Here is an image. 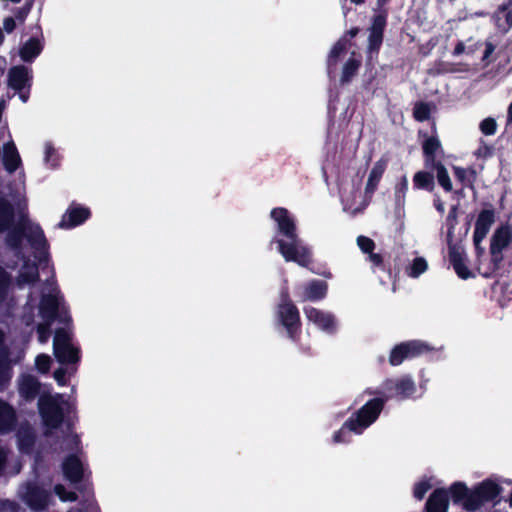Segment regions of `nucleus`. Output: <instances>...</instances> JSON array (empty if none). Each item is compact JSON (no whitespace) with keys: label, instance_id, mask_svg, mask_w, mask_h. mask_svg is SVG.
I'll list each match as a JSON object with an SVG mask.
<instances>
[{"label":"nucleus","instance_id":"1","mask_svg":"<svg viewBox=\"0 0 512 512\" xmlns=\"http://www.w3.org/2000/svg\"><path fill=\"white\" fill-rule=\"evenodd\" d=\"M7 244L9 247L18 250V262L16 263L18 269L17 285L22 287L35 282L38 279V268L34 261L26 258L25 254L28 252L29 246L39 252L37 256L39 263L47 261L46 240L41 228L22 217L17 225L11 226L7 236Z\"/></svg>","mask_w":512,"mask_h":512},{"label":"nucleus","instance_id":"2","mask_svg":"<svg viewBox=\"0 0 512 512\" xmlns=\"http://www.w3.org/2000/svg\"><path fill=\"white\" fill-rule=\"evenodd\" d=\"M34 303H36L37 309L36 316L41 320L36 321L38 339L41 343H46L50 336L49 327L56 316L62 322L70 321V316L54 279L47 280L43 285L39 302L31 294L29 306L34 308Z\"/></svg>","mask_w":512,"mask_h":512},{"label":"nucleus","instance_id":"3","mask_svg":"<svg viewBox=\"0 0 512 512\" xmlns=\"http://www.w3.org/2000/svg\"><path fill=\"white\" fill-rule=\"evenodd\" d=\"M383 408L381 399H373L367 402L354 416L350 417L343 427L333 435L334 443L348 442L347 430L361 434L378 418Z\"/></svg>","mask_w":512,"mask_h":512},{"label":"nucleus","instance_id":"4","mask_svg":"<svg viewBox=\"0 0 512 512\" xmlns=\"http://www.w3.org/2000/svg\"><path fill=\"white\" fill-rule=\"evenodd\" d=\"M271 243L276 244L277 251L286 262H294L301 267L312 263V251L298 235L289 239L275 237Z\"/></svg>","mask_w":512,"mask_h":512},{"label":"nucleus","instance_id":"5","mask_svg":"<svg viewBox=\"0 0 512 512\" xmlns=\"http://www.w3.org/2000/svg\"><path fill=\"white\" fill-rule=\"evenodd\" d=\"M39 411L45 426L49 429L58 427L62 422L64 411L69 404L63 396H42L38 402Z\"/></svg>","mask_w":512,"mask_h":512},{"label":"nucleus","instance_id":"6","mask_svg":"<svg viewBox=\"0 0 512 512\" xmlns=\"http://www.w3.org/2000/svg\"><path fill=\"white\" fill-rule=\"evenodd\" d=\"M54 356L60 363L79 361V350L71 343L70 333L65 329L56 331L53 340Z\"/></svg>","mask_w":512,"mask_h":512},{"label":"nucleus","instance_id":"7","mask_svg":"<svg viewBox=\"0 0 512 512\" xmlns=\"http://www.w3.org/2000/svg\"><path fill=\"white\" fill-rule=\"evenodd\" d=\"M32 72L25 66H15L9 70L8 84L9 87L18 91L19 98L23 103L29 98V88L31 86Z\"/></svg>","mask_w":512,"mask_h":512},{"label":"nucleus","instance_id":"8","mask_svg":"<svg viewBox=\"0 0 512 512\" xmlns=\"http://www.w3.org/2000/svg\"><path fill=\"white\" fill-rule=\"evenodd\" d=\"M499 486L486 480L480 483L465 501V508L470 511L477 510L485 501L494 499L499 494Z\"/></svg>","mask_w":512,"mask_h":512},{"label":"nucleus","instance_id":"9","mask_svg":"<svg viewBox=\"0 0 512 512\" xmlns=\"http://www.w3.org/2000/svg\"><path fill=\"white\" fill-rule=\"evenodd\" d=\"M270 217L277 225L278 235L276 237L289 239L295 238L298 235L295 219L287 209L282 207L274 208L270 212Z\"/></svg>","mask_w":512,"mask_h":512},{"label":"nucleus","instance_id":"10","mask_svg":"<svg viewBox=\"0 0 512 512\" xmlns=\"http://www.w3.org/2000/svg\"><path fill=\"white\" fill-rule=\"evenodd\" d=\"M304 314L307 320L319 330L333 334L337 330V321L333 314L315 307H305Z\"/></svg>","mask_w":512,"mask_h":512},{"label":"nucleus","instance_id":"11","mask_svg":"<svg viewBox=\"0 0 512 512\" xmlns=\"http://www.w3.org/2000/svg\"><path fill=\"white\" fill-rule=\"evenodd\" d=\"M277 316L281 324L287 329L290 337L299 325V313L296 306L284 296L278 305Z\"/></svg>","mask_w":512,"mask_h":512},{"label":"nucleus","instance_id":"12","mask_svg":"<svg viewBox=\"0 0 512 512\" xmlns=\"http://www.w3.org/2000/svg\"><path fill=\"white\" fill-rule=\"evenodd\" d=\"M512 242V227L508 224L499 226L491 238L490 250L495 261L502 260L503 251Z\"/></svg>","mask_w":512,"mask_h":512},{"label":"nucleus","instance_id":"13","mask_svg":"<svg viewBox=\"0 0 512 512\" xmlns=\"http://www.w3.org/2000/svg\"><path fill=\"white\" fill-rule=\"evenodd\" d=\"M426 350V346L420 342H407L396 346L390 354L391 365H399L404 359L417 356Z\"/></svg>","mask_w":512,"mask_h":512},{"label":"nucleus","instance_id":"14","mask_svg":"<svg viewBox=\"0 0 512 512\" xmlns=\"http://www.w3.org/2000/svg\"><path fill=\"white\" fill-rule=\"evenodd\" d=\"M494 221L495 215L492 210H483L479 214L474 230V243L478 253L482 252V249H480L479 245L482 242V240L486 237Z\"/></svg>","mask_w":512,"mask_h":512},{"label":"nucleus","instance_id":"15","mask_svg":"<svg viewBox=\"0 0 512 512\" xmlns=\"http://www.w3.org/2000/svg\"><path fill=\"white\" fill-rule=\"evenodd\" d=\"M387 390H394L393 396L405 399L413 395L416 387L411 378L404 376L395 380H388L385 383Z\"/></svg>","mask_w":512,"mask_h":512},{"label":"nucleus","instance_id":"16","mask_svg":"<svg viewBox=\"0 0 512 512\" xmlns=\"http://www.w3.org/2000/svg\"><path fill=\"white\" fill-rule=\"evenodd\" d=\"M90 215L87 208L73 207L69 209L64 215L59 224L62 228H72L83 223Z\"/></svg>","mask_w":512,"mask_h":512},{"label":"nucleus","instance_id":"17","mask_svg":"<svg viewBox=\"0 0 512 512\" xmlns=\"http://www.w3.org/2000/svg\"><path fill=\"white\" fill-rule=\"evenodd\" d=\"M450 261L457 275L462 279H468L472 276L471 271L466 265V255L459 248L452 247L449 252Z\"/></svg>","mask_w":512,"mask_h":512},{"label":"nucleus","instance_id":"18","mask_svg":"<svg viewBox=\"0 0 512 512\" xmlns=\"http://www.w3.org/2000/svg\"><path fill=\"white\" fill-rule=\"evenodd\" d=\"M387 163H388V160L385 157H381L379 160H377L374 163V165L369 173V177H368V180L366 183L365 190L367 193H373L375 191V189L378 186V183L380 182V179H381L383 173L386 170Z\"/></svg>","mask_w":512,"mask_h":512},{"label":"nucleus","instance_id":"19","mask_svg":"<svg viewBox=\"0 0 512 512\" xmlns=\"http://www.w3.org/2000/svg\"><path fill=\"white\" fill-rule=\"evenodd\" d=\"M327 293V283L321 280H312L307 283L303 290V299L318 301L323 299Z\"/></svg>","mask_w":512,"mask_h":512},{"label":"nucleus","instance_id":"20","mask_svg":"<svg viewBox=\"0 0 512 512\" xmlns=\"http://www.w3.org/2000/svg\"><path fill=\"white\" fill-rule=\"evenodd\" d=\"M385 26V19L382 16L374 18L373 25L370 29L368 50L369 53L377 51L382 43L383 28Z\"/></svg>","mask_w":512,"mask_h":512},{"label":"nucleus","instance_id":"21","mask_svg":"<svg viewBox=\"0 0 512 512\" xmlns=\"http://www.w3.org/2000/svg\"><path fill=\"white\" fill-rule=\"evenodd\" d=\"M63 472L69 481L78 482L83 475V465L76 456H70L63 463Z\"/></svg>","mask_w":512,"mask_h":512},{"label":"nucleus","instance_id":"22","mask_svg":"<svg viewBox=\"0 0 512 512\" xmlns=\"http://www.w3.org/2000/svg\"><path fill=\"white\" fill-rule=\"evenodd\" d=\"M426 507L428 512H446L448 508L447 492L443 489L434 491L429 497Z\"/></svg>","mask_w":512,"mask_h":512},{"label":"nucleus","instance_id":"23","mask_svg":"<svg viewBox=\"0 0 512 512\" xmlns=\"http://www.w3.org/2000/svg\"><path fill=\"white\" fill-rule=\"evenodd\" d=\"M39 383L31 375H23L19 381V391L26 399L34 398L38 392Z\"/></svg>","mask_w":512,"mask_h":512},{"label":"nucleus","instance_id":"24","mask_svg":"<svg viewBox=\"0 0 512 512\" xmlns=\"http://www.w3.org/2000/svg\"><path fill=\"white\" fill-rule=\"evenodd\" d=\"M494 21L499 30L507 32L512 27V8L500 7L494 14Z\"/></svg>","mask_w":512,"mask_h":512},{"label":"nucleus","instance_id":"25","mask_svg":"<svg viewBox=\"0 0 512 512\" xmlns=\"http://www.w3.org/2000/svg\"><path fill=\"white\" fill-rule=\"evenodd\" d=\"M347 40L345 38L340 39L335 45L332 47L329 56H328V72L332 74L333 70L336 68L338 60L340 56L346 51Z\"/></svg>","mask_w":512,"mask_h":512},{"label":"nucleus","instance_id":"26","mask_svg":"<svg viewBox=\"0 0 512 512\" xmlns=\"http://www.w3.org/2000/svg\"><path fill=\"white\" fill-rule=\"evenodd\" d=\"M42 50L40 42L36 39H30L20 49V57L23 61H32Z\"/></svg>","mask_w":512,"mask_h":512},{"label":"nucleus","instance_id":"27","mask_svg":"<svg viewBox=\"0 0 512 512\" xmlns=\"http://www.w3.org/2000/svg\"><path fill=\"white\" fill-rule=\"evenodd\" d=\"M47 494L42 490H31L25 495L26 503L33 510H40L46 505Z\"/></svg>","mask_w":512,"mask_h":512},{"label":"nucleus","instance_id":"28","mask_svg":"<svg viewBox=\"0 0 512 512\" xmlns=\"http://www.w3.org/2000/svg\"><path fill=\"white\" fill-rule=\"evenodd\" d=\"M408 191V179L402 176L394 187V199L397 208H403L405 205L406 194Z\"/></svg>","mask_w":512,"mask_h":512},{"label":"nucleus","instance_id":"29","mask_svg":"<svg viewBox=\"0 0 512 512\" xmlns=\"http://www.w3.org/2000/svg\"><path fill=\"white\" fill-rule=\"evenodd\" d=\"M414 187L416 189H427L432 191L434 188V177L425 171H418L413 177Z\"/></svg>","mask_w":512,"mask_h":512},{"label":"nucleus","instance_id":"30","mask_svg":"<svg viewBox=\"0 0 512 512\" xmlns=\"http://www.w3.org/2000/svg\"><path fill=\"white\" fill-rule=\"evenodd\" d=\"M14 423V413L6 403L0 401V431H7Z\"/></svg>","mask_w":512,"mask_h":512},{"label":"nucleus","instance_id":"31","mask_svg":"<svg viewBox=\"0 0 512 512\" xmlns=\"http://www.w3.org/2000/svg\"><path fill=\"white\" fill-rule=\"evenodd\" d=\"M13 212L11 206L4 199H0V231L10 228Z\"/></svg>","mask_w":512,"mask_h":512},{"label":"nucleus","instance_id":"32","mask_svg":"<svg viewBox=\"0 0 512 512\" xmlns=\"http://www.w3.org/2000/svg\"><path fill=\"white\" fill-rule=\"evenodd\" d=\"M449 492L455 502H462L463 506L465 507V501L469 497L470 493L468 491L467 486L462 482H456L454 483L450 489Z\"/></svg>","mask_w":512,"mask_h":512},{"label":"nucleus","instance_id":"33","mask_svg":"<svg viewBox=\"0 0 512 512\" xmlns=\"http://www.w3.org/2000/svg\"><path fill=\"white\" fill-rule=\"evenodd\" d=\"M359 66H360V62L357 61L356 59H354V58L348 59L342 68V74H341L340 81L342 83L349 82L352 79V77L356 74Z\"/></svg>","mask_w":512,"mask_h":512},{"label":"nucleus","instance_id":"34","mask_svg":"<svg viewBox=\"0 0 512 512\" xmlns=\"http://www.w3.org/2000/svg\"><path fill=\"white\" fill-rule=\"evenodd\" d=\"M436 169V177L439 182V184L446 190L451 191L452 190V182L449 177L447 169L443 166L441 163L435 164Z\"/></svg>","mask_w":512,"mask_h":512},{"label":"nucleus","instance_id":"35","mask_svg":"<svg viewBox=\"0 0 512 512\" xmlns=\"http://www.w3.org/2000/svg\"><path fill=\"white\" fill-rule=\"evenodd\" d=\"M427 268V261L422 257H417L413 260L412 264L407 269V274L412 278H417L423 274Z\"/></svg>","mask_w":512,"mask_h":512},{"label":"nucleus","instance_id":"36","mask_svg":"<svg viewBox=\"0 0 512 512\" xmlns=\"http://www.w3.org/2000/svg\"><path fill=\"white\" fill-rule=\"evenodd\" d=\"M11 362L4 354L0 355V385L4 384L11 377Z\"/></svg>","mask_w":512,"mask_h":512},{"label":"nucleus","instance_id":"37","mask_svg":"<svg viewBox=\"0 0 512 512\" xmlns=\"http://www.w3.org/2000/svg\"><path fill=\"white\" fill-rule=\"evenodd\" d=\"M432 487L429 479H422L419 482H417L414 486V497L421 500L425 496V494L430 490Z\"/></svg>","mask_w":512,"mask_h":512},{"label":"nucleus","instance_id":"38","mask_svg":"<svg viewBox=\"0 0 512 512\" xmlns=\"http://www.w3.org/2000/svg\"><path fill=\"white\" fill-rule=\"evenodd\" d=\"M431 113V108L428 104L418 103L414 108V117L418 121H425L429 118Z\"/></svg>","mask_w":512,"mask_h":512},{"label":"nucleus","instance_id":"39","mask_svg":"<svg viewBox=\"0 0 512 512\" xmlns=\"http://www.w3.org/2000/svg\"><path fill=\"white\" fill-rule=\"evenodd\" d=\"M480 130L484 135H494L497 130V123L494 118L488 117L485 118L480 123Z\"/></svg>","mask_w":512,"mask_h":512},{"label":"nucleus","instance_id":"40","mask_svg":"<svg viewBox=\"0 0 512 512\" xmlns=\"http://www.w3.org/2000/svg\"><path fill=\"white\" fill-rule=\"evenodd\" d=\"M439 148L440 141L435 137L428 138L423 145L425 154L430 156L432 159L434 158L435 153Z\"/></svg>","mask_w":512,"mask_h":512},{"label":"nucleus","instance_id":"41","mask_svg":"<svg viewBox=\"0 0 512 512\" xmlns=\"http://www.w3.org/2000/svg\"><path fill=\"white\" fill-rule=\"evenodd\" d=\"M357 245L364 253H368V254H370L374 250V247H375L374 242L370 238L365 237V236H359L357 238Z\"/></svg>","mask_w":512,"mask_h":512},{"label":"nucleus","instance_id":"42","mask_svg":"<svg viewBox=\"0 0 512 512\" xmlns=\"http://www.w3.org/2000/svg\"><path fill=\"white\" fill-rule=\"evenodd\" d=\"M50 362H51V359L48 355H45V354H41L39 356H37L36 360H35V365H36V368L40 371V372H47L49 367H50Z\"/></svg>","mask_w":512,"mask_h":512},{"label":"nucleus","instance_id":"43","mask_svg":"<svg viewBox=\"0 0 512 512\" xmlns=\"http://www.w3.org/2000/svg\"><path fill=\"white\" fill-rule=\"evenodd\" d=\"M55 493L62 501H74L76 496L72 492H66L62 485L55 486Z\"/></svg>","mask_w":512,"mask_h":512},{"label":"nucleus","instance_id":"44","mask_svg":"<svg viewBox=\"0 0 512 512\" xmlns=\"http://www.w3.org/2000/svg\"><path fill=\"white\" fill-rule=\"evenodd\" d=\"M453 170H454L455 177L459 181H461L463 183H466L469 181V179H468L469 172L466 169L461 168V167H454Z\"/></svg>","mask_w":512,"mask_h":512},{"label":"nucleus","instance_id":"45","mask_svg":"<svg viewBox=\"0 0 512 512\" xmlns=\"http://www.w3.org/2000/svg\"><path fill=\"white\" fill-rule=\"evenodd\" d=\"M8 286V278L5 272L0 268V300L3 298Z\"/></svg>","mask_w":512,"mask_h":512},{"label":"nucleus","instance_id":"46","mask_svg":"<svg viewBox=\"0 0 512 512\" xmlns=\"http://www.w3.org/2000/svg\"><path fill=\"white\" fill-rule=\"evenodd\" d=\"M66 373H67V370L65 368H59L54 372V379L61 386L66 384V379H65Z\"/></svg>","mask_w":512,"mask_h":512},{"label":"nucleus","instance_id":"47","mask_svg":"<svg viewBox=\"0 0 512 512\" xmlns=\"http://www.w3.org/2000/svg\"><path fill=\"white\" fill-rule=\"evenodd\" d=\"M16 27L15 20L11 17L5 18L3 21V28L7 33H11Z\"/></svg>","mask_w":512,"mask_h":512},{"label":"nucleus","instance_id":"48","mask_svg":"<svg viewBox=\"0 0 512 512\" xmlns=\"http://www.w3.org/2000/svg\"><path fill=\"white\" fill-rule=\"evenodd\" d=\"M65 442L67 443L71 450L76 449L78 446V438L76 435L73 434L68 435Z\"/></svg>","mask_w":512,"mask_h":512},{"label":"nucleus","instance_id":"49","mask_svg":"<svg viewBox=\"0 0 512 512\" xmlns=\"http://www.w3.org/2000/svg\"><path fill=\"white\" fill-rule=\"evenodd\" d=\"M369 261L373 265L378 266V265H380L382 263V258H381V256L379 254L371 252L369 254Z\"/></svg>","mask_w":512,"mask_h":512},{"label":"nucleus","instance_id":"50","mask_svg":"<svg viewBox=\"0 0 512 512\" xmlns=\"http://www.w3.org/2000/svg\"><path fill=\"white\" fill-rule=\"evenodd\" d=\"M365 206H366V203H364L360 207H354L353 205H350L348 202L344 203V209L350 211L353 214L356 213V212L361 211Z\"/></svg>","mask_w":512,"mask_h":512},{"label":"nucleus","instance_id":"51","mask_svg":"<svg viewBox=\"0 0 512 512\" xmlns=\"http://www.w3.org/2000/svg\"><path fill=\"white\" fill-rule=\"evenodd\" d=\"M30 442H31L30 437H28L27 440L22 437L19 438V445L22 450H27Z\"/></svg>","mask_w":512,"mask_h":512},{"label":"nucleus","instance_id":"52","mask_svg":"<svg viewBox=\"0 0 512 512\" xmlns=\"http://www.w3.org/2000/svg\"><path fill=\"white\" fill-rule=\"evenodd\" d=\"M54 150L51 146L47 145L45 148V161L49 162Z\"/></svg>","mask_w":512,"mask_h":512},{"label":"nucleus","instance_id":"53","mask_svg":"<svg viewBox=\"0 0 512 512\" xmlns=\"http://www.w3.org/2000/svg\"><path fill=\"white\" fill-rule=\"evenodd\" d=\"M507 124L512 125V102L510 103L507 110Z\"/></svg>","mask_w":512,"mask_h":512},{"label":"nucleus","instance_id":"54","mask_svg":"<svg viewBox=\"0 0 512 512\" xmlns=\"http://www.w3.org/2000/svg\"><path fill=\"white\" fill-rule=\"evenodd\" d=\"M464 49H465L464 44H463V43H459V44L455 47V49H454V54H455V55H460L461 53H463V52H464Z\"/></svg>","mask_w":512,"mask_h":512},{"label":"nucleus","instance_id":"55","mask_svg":"<svg viewBox=\"0 0 512 512\" xmlns=\"http://www.w3.org/2000/svg\"><path fill=\"white\" fill-rule=\"evenodd\" d=\"M435 207L439 212H444V204L440 200L435 201Z\"/></svg>","mask_w":512,"mask_h":512},{"label":"nucleus","instance_id":"56","mask_svg":"<svg viewBox=\"0 0 512 512\" xmlns=\"http://www.w3.org/2000/svg\"><path fill=\"white\" fill-rule=\"evenodd\" d=\"M494 51V47L491 43L486 46L485 57H488Z\"/></svg>","mask_w":512,"mask_h":512},{"label":"nucleus","instance_id":"57","mask_svg":"<svg viewBox=\"0 0 512 512\" xmlns=\"http://www.w3.org/2000/svg\"><path fill=\"white\" fill-rule=\"evenodd\" d=\"M455 209H453L450 213H449V216H448V221H451L453 222L455 220Z\"/></svg>","mask_w":512,"mask_h":512},{"label":"nucleus","instance_id":"58","mask_svg":"<svg viewBox=\"0 0 512 512\" xmlns=\"http://www.w3.org/2000/svg\"><path fill=\"white\" fill-rule=\"evenodd\" d=\"M357 33H358V30H357V29H352V30H350V31H349V35H350L351 37L356 36V34H357Z\"/></svg>","mask_w":512,"mask_h":512},{"label":"nucleus","instance_id":"59","mask_svg":"<svg viewBox=\"0 0 512 512\" xmlns=\"http://www.w3.org/2000/svg\"><path fill=\"white\" fill-rule=\"evenodd\" d=\"M3 41H4V34H3L2 29L0 28V45L3 43Z\"/></svg>","mask_w":512,"mask_h":512},{"label":"nucleus","instance_id":"60","mask_svg":"<svg viewBox=\"0 0 512 512\" xmlns=\"http://www.w3.org/2000/svg\"><path fill=\"white\" fill-rule=\"evenodd\" d=\"M452 229H453V223H451V228L448 231V237H452Z\"/></svg>","mask_w":512,"mask_h":512},{"label":"nucleus","instance_id":"61","mask_svg":"<svg viewBox=\"0 0 512 512\" xmlns=\"http://www.w3.org/2000/svg\"><path fill=\"white\" fill-rule=\"evenodd\" d=\"M351 2H353L355 4H360V3L364 2V0H351Z\"/></svg>","mask_w":512,"mask_h":512},{"label":"nucleus","instance_id":"62","mask_svg":"<svg viewBox=\"0 0 512 512\" xmlns=\"http://www.w3.org/2000/svg\"><path fill=\"white\" fill-rule=\"evenodd\" d=\"M3 339H4V334L2 331H0V343L3 341Z\"/></svg>","mask_w":512,"mask_h":512},{"label":"nucleus","instance_id":"63","mask_svg":"<svg viewBox=\"0 0 512 512\" xmlns=\"http://www.w3.org/2000/svg\"><path fill=\"white\" fill-rule=\"evenodd\" d=\"M13 3H19L21 0H10Z\"/></svg>","mask_w":512,"mask_h":512}]
</instances>
